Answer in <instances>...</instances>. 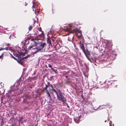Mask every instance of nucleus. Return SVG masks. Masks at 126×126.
I'll list each match as a JSON object with an SVG mask.
<instances>
[{
  "mask_svg": "<svg viewBox=\"0 0 126 126\" xmlns=\"http://www.w3.org/2000/svg\"><path fill=\"white\" fill-rule=\"evenodd\" d=\"M36 47L35 48H32V50H36L34 52H31V54L34 55L36 53L39 51L41 50L42 49H43L46 45V44L44 42L43 43L41 42L37 44L36 42Z\"/></svg>",
  "mask_w": 126,
  "mask_h": 126,
  "instance_id": "obj_1",
  "label": "nucleus"
},
{
  "mask_svg": "<svg viewBox=\"0 0 126 126\" xmlns=\"http://www.w3.org/2000/svg\"><path fill=\"white\" fill-rule=\"evenodd\" d=\"M59 95L57 96V99L64 103L65 101H66V99L64 96V94L62 93L61 90L59 91Z\"/></svg>",
  "mask_w": 126,
  "mask_h": 126,
  "instance_id": "obj_2",
  "label": "nucleus"
},
{
  "mask_svg": "<svg viewBox=\"0 0 126 126\" xmlns=\"http://www.w3.org/2000/svg\"><path fill=\"white\" fill-rule=\"evenodd\" d=\"M112 45L110 43H108L106 44V46L105 48V50H107V51L110 52L112 49Z\"/></svg>",
  "mask_w": 126,
  "mask_h": 126,
  "instance_id": "obj_3",
  "label": "nucleus"
},
{
  "mask_svg": "<svg viewBox=\"0 0 126 126\" xmlns=\"http://www.w3.org/2000/svg\"><path fill=\"white\" fill-rule=\"evenodd\" d=\"M27 58V57L26 56V57H21L20 56V57L18 58L17 62L19 63L20 64H22L24 62V59H26Z\"/></svg>",
  "mask_w": 126,
  "mask_h": 126,
  "instance_id": "obj_4",
  "label": "nucleus"
},
{
  "mask_svg": "<svg viewBox=\"0 0 126 126\" xmlns=\"http://www.w3.org/2000/svg\"><path fill=\"white\" fill-rule=\"evenodd\" d=\"M73 31L74 32H75L76 33V35L79 37H80L81 36V32L80 31L78 28L73 29Z\"/></svg>",
  "mask_w": 126,
  "mask_h": 126,
  "instance_id": "obj_5",
  "label": "nucleus"
},
{
  "mask_svg": "<svg viewBox=\"0 0 126 126\" xmlns=\"http://www.w3.org/2000/svg\"><path fill=\"white\" fill-rule=\"evenodd\" d=\"M13 54L15 56L18 57V58L20 57L22 55L19 52L17 51H14L13 53Z\"/></svg>",
  "mask_w": 126,
  "mask_h": 126,
  "instance_id": "obj_6",
  "label": "nucleus"
},
{
  "mask_svg": "<svg viewBox=\"0 0 126 126\" xmlns=\"http://www.w3.org/2000/svg\"><path fill=\"white\" fill-rule=\"evenodd\" d=\"M36 43L35 42H33V43H32L31 45L28 47L27 48V50H29L32 48L33 47H36Z\"/></svg>",
  "mask_w": 126,
  "mask_h": 126,
  "instance_id": "obj_7",
  "label": "nucleus"
},
{
  "mask_svg": "<svg viewBox=\"0 0 126 126\" xmlns=\"http://www.w3.org/2000/svg\"><path fill=\"white\" fill-rule=\"evenodd\" d=\"M80 48L82 49L83 52L86 55V53L85 51L84 46L83 44H82L81 42H80Z\"/></svg>",
  "mask_w": 126,
  "mask_h": 126,
  "instance_id": "obj_8",
  "label": "nucleus"
},
{
  "mask_svg": "<svg viewBox=\"0 0 126 126\" xmlns=\"http://www.w3.org/2000/svg\"><path fill=\"white\" fill-rule=\"evenodd\" d=\"M72 27V26H70L69 28H67V31L71 33H73L74 32L73 31V30H72L71 28Z\"/></svg>",
  "mask_w": 126,
  "mask_h": 126,
  "instance_id": "obj_9",
  "label": "nucleus"
},
{
  "mask_svg": "<svg viewBox=\"0 0 126 126\" xmlns=\"http://www.w3.org/2000/svg\"><path fill=\"white\" fill-rule=\"evenodd\" d=\"M81 115H80L79 116H78V117H76L74 118V121H75L77 123H78L79 122V119Z\"/></svg>",
  "mask_w": 126,
  "mask_h": 126,
  "instance_id": "obj_10",
  "label": "nucleus"
},
{
  "mask_svg": "<svg viewBox=\"0 0 126 126\" xmlns=\"http://www.w3.org/2000/svg\"><path fill=\"white\" fill-rule=\"evenodd\" d=\"M36 21H33L34 23L32 25H30L28 27V29L29 31H31L32 29V28L34 27L35 26L34 24L35 23Z\"/></svg>",
  "mask_w": 126,
  "mask_h": 126,
  "instance_id": "obj_11",
  "label": "nucleus"
},
{
  "mask_svg": "<svg viewBox=\"0 0 126 126\" xmlns=\"http://www.w3.org/2000/svg\"><path fill=\"white\" fill-rule=\"evenodd\" d=\"M45 93L47 94L48 97H49V99H51V97L50 96V94L48 90L46 91Z\"/></svg>",
  "mask_w": 126,
  "mask_h": 126,
  "instance_id": "obj_12",
  "label": "nucleus"
},
{
  "mask_svg": "<svg viewBox=\"0 0 126 126\" xmlns=\"http://www.w3.org/2000/svg\"><path fill=\"white\" fill-rule=\"evenodd\" d=\"M40 12V10L38 9H35L34 10V13L36 15H38Z\"/></svg>",
  "mask_w": 126,
  "mask_h": 126,
  "instance_id": "obj_13",
  "label": "nucleus"
},
{
  "mask_svg": "<svg viewBox=\"0 0 126 126\" xmlns=\"http://www.w3.org/2000/svg\"><path fill=\"white\" fill-rule=\"evenodd\" d=\"M33 31V34H34L37 35L38 34V32L36 29H34Z\"/></svg>",
  "mask_w": 126,
  "mask_h": 126,
  "instance_id": "obj_14",
  "label": "nucleus"
},
{
  "mask_svg": "<svg viewBox=\"0 0 126 126\" xmlns=\"http://www.w3.org/2000/svg\"><path fill=\"white\" fill-rule=\"evenodd\" d=\"M70 80H69V79H68L65 82L64 84L68 85L70 84Z\"/></svg>",
  "mask_w": 126,
  "mask_h": 126,
  "instance_id": "obj_15",
  "label": "nucleus"
},
{
  "mask_svg": "<svg viewBox=\"0 0 126 126\" xmlns=\"http://www.w3.org/2000/svg\"><path fill=\"white\" fill-rule=\"evenodd\" d=\"M38 30L40 32H42V33L41 34V35L42 36L44 35V32L43 31H42V29L41 27H40L38 29Z\"/></svg>",
  "mask_w": 126,
  "mask_h": 126,
  "instance_id": "obj_16",
  "label": "nucleus"
},
{
  "mask_svg": "<svg viewBox=\"0 0 126 126\" xmlns=\"http://www.w3.org/2000/svg\"><path fill=\"white\" fill-rule=\"evenodd\" d=\"M105 85L104 86V87L105 88H108L109 87V85L108 84V83H105Z\"/></svg>",
  "mask_w": 126,
  "mask_h": 126,
  "instance_id": "obj_17",
  "label": "nucleus"
},
{
  "mask_svg": "<svg viewBox=\"0 0 126 126\" xmlns=\"http://www.w3.org/2000/svg\"><path fill=\"white\" fill-rule=\"evenodd\" d=\"M23 117H20L19 118L18 121L19 123L21 122V121L23 120Z\"/></svg>",
  "mask_w": 126,
  "mask_h": 126,
  "instance_id": "obj_18",
  "label": "nucleus"
},
{
  "mask_svg": "<svg viewBox=\"0 0 126 126\" xmlns=\"http://www.w3.org/2000/svg\"><path fill=\"white\" fill-rule=\"evenodd\" d=\"M61 69H69V68H66V67H65V65H63L61 66Z\"/></svg>",
  "mask_w": 126,
  "mask_h": 126,
  "instance_id": "obj_19",
  "label": "nucleus"
},
{
  "mask_svg": "<svg viewBox=\"0 0 126 126\" xmlns=\"http://www.w3.org/2000/svg\"><path fill=\"white\" fill-rule=\"evenodd\" d=\"M51 69L54 71L56 74L57 73V69H55L54 68H51Z\"/></svg>",
  "mask_w": 126,
  "mask_h": 126,
  "instance_id": "obj_20",
  "label": "nucleus"
},
{
  "mask_svg": "<svg viewBox=\"0 0 126 126\" xmlns=\"http://www.w3.org/2000/svg\"><path fill=\"white\" fill-rule=\"evenodd\" d=\"M47 84L48 85L49 87L50 86L52 88H53V87L52 84H50L49 82H48L47 83Z\"/></svg>",
  "mask_w": 126,
  "mask_h": 126,
  "instance_id": "obj_21",
  "label": "nucleus"
},
{
  "mask_svg": "<svg viewBox=\"0 0 126 126\" xmlns=\"http://www.w3.org/2000/svg\"><path fill=\"white\" fill-rule=\"evenodd\" d=\"M47 42L49 44H51V43L50 42V41L49 39L48 38H47Z\"/></svg>",
  "mask_w": 126,
  "mask_h": 126,
  "instance_id": "obj_22",
  "label": "nucleus"
},
{
  "mask_svg": "<svg viewBox=\"0 0 126 126\" xmlns=\"http://www.w3.org/2000/svg\"><path fill=\"white\" fill-rule=\"evenodd\" d=\"M86 52L87 53V54L89 55H90V52L88 51V49H87V48H86Z\"/></svg>",
  "mask_w": 126,
  "mask_h": 126,
  "instance_id": "obj_23",
  "label": "nucleus"
},
{
  "mask_svg": "<svg viewBox=\"0 0 126 126\" xmlns=\"http://www.w3.org/2000/svg\"><path fill=\"white\" fill-rule=\"evenodd\" d=\"M60 90H58V92H57L56 91V92H55L56 93V94L57 96H58V95H59V91Z\"/></svg>",
  "mask_w": 126,
  "mask_h": 126,
  "instance_id": "obj_24",
  "label": "nucleus"
},
{
  "mask_svg": "<svg viewBox=\"0 0 126 126\" xmlns=\"http://www.w3.org/2000/svg\"><path fill=\"white\" fill-rule=\"evenodd\" d=\"M52 14H54L55 13L56 11L54 9V8H52Z\"/></svg>",
  "mask_w": 126,
  "mask_h": 126,
  "instance_id": "obj_25",
  "label": "nucleus"
},
{
  "mask_svg": "<svg viewBox=\"0 0 126 126\" xmlns=\"http://www.w3.org/2000/svg\"><path fill=\"white\" fill-rule=\"evenodd\" d=\"M7 48H8L7 47H6L5 48H1L0 49V51H1V50L5 49H6V50H8Z\"/></svg>",
  "mask_w": 126,
  "mask_h": 126,
  "instance_id": "obj_26",
  "label": "nucleus"
},
{
  "mask_svg": "<svg viewBox=\"0 0 126 126\" xmlns=\"http://www.w3.org/2000/svg\"><path fill=\"white\" fill-rule=\"evenodd\" d=\"M56 38L54 37H53L52 38V40L53 42H54L56 41Z\"/></svg>",
  "mask_w": 126,
  "mask_h": 126,
  "instance_id": "obj_27",
  "label": "nucleus"
},
{
  "mask_svg": "<svg viewBox=\"0 0 126 126\" xmlns=\"http://www.w3.org/2000/svg\"><path fill=\"white\" fill-rule=\"evenodd\" d=\"M34 55L31 54V53L30 54V55H27L26 56H27V58L28 57H30L31 56H32V55Z\"/></svg>",
  "mask_w": 126,
  "mask_h": 126,
  "instance_id": "obj_28",
  "label": "nucleus"
},
{
  "mask_svg": "<svg viewBox=\"0 0 126 126\" xmlns=\"http://www.w3.org/2000/svg\"><path fill=\"white\" fill-rule=\"evenodd\" d=\"M52 91L54 92H56V90L53 88H53H52Z\"/></svg>",
  "mask_w": 126,
  "mask_h": 126,
  "instance_id": "obj_29",
  "label": "nucleus"
},
{
  "mask_svg": "<svg viewBox=\"0 0 126 126\" xmlns=\"http://www.w3.org/2000/svg\"><path fill=\"white\" fill-rule=\"evenodd\" d=\"M3 121H2L1 122V123H0L1 126H2L3 125Z\"/></svg>",
  "mask_w": 126,
  "mask_h": 126,
  "instance_id": "obj_30",
  "label": "nucleus"
},
{
  "mask_svg": "<svg viewBox=\"0 0 126 126\" xmlns=\"http://www.w3.org/2000/svg\"><path fill=\"white\" fill-rule=\"evenodd\" d=\"M3 54H1V55L0 56V59H1V58H2V57L3 56Z\"/></svg>",
  "mask_w": 126,
  "mask_h": 126,
  "instance_id": "obj_31",
  "label": "nucleus"
},
{
  "mask_svg": "<svg viewBox=\"0 0 126 126\" xmlns=\"http://www.w3.org/2000/svg\"><path fill=\"white\" fill-rule=\"evenodd\" d=\"M48 66H49V67L50 68H52V66L51 65H50L49 64H48Z\"/></svg>",
  "mask_w": 126,
  "mask_h": 126,
  "instance_id": "obj_32",
  "label": "nucleus"
},
{
  "mask_svg": "<svg viewBox=\"0 0 126 126\" xmlns=\"http://www.w3.org/2000/svg\"><path fill=\"white\" fill-rule=\"evenodd\" d=\"M44 90H46V91H47V90H47V88L46 87L44 88Z\"/></svg>",
  "mask_w": 126,
  "mask_h": 126,
  "instance_id": "obj_33",
  "label": "nucleus"
},
{
  "mask_svg": "<svg viewBox=\"0 0 126 126\" xmlns=\"http://www.w3.org/2000/svg\"><path fill=\"white\" fill-rule=\"evenodd\" d=\"M12 58H14V59H15V60H16L17 61V60H18V59H16L15 57H14V56H12Z\"/></svg>",
  "mask_w": 126,
  "mask_h": 126,
  "instance_id": "obj_34",
  "label": "nucleus"
},
{
  "mask_svg": "<svg viewBox=\"0 0 126 126\" xmlns=\"http://www.w3.org/2000/svg\"><path fill=\"white\" fill-rule=\"evenodd\" d=\"M24 4V5L25 6H26L27 4V3H26V2H25V4Z\"/></svg>",
  "mask_w": 126,
  "mask_h": 126,
  "instance_id": "obj_35",
  "label": "nucleus"
},
{
  "mask_svg": "<svg viewBox=\"0 0 126 126\" xmlns=\"http://www.w3.org/2000/svg\"><path fill=\"white\" fill-rule=\"evenodd\" d=\"M49 87V86H48V85L47 84V85H46V87L47 88L48 87Z\"/></svg>",
  "mask_w": 126,
  "mask_h": 126,
  "instance_id": "obj_36",
  "label": "nucleus"
},
{
  "mask_svg": "<svg viewBox=\"0 0 126 126\" xmlns=\"http://www.w3.org/2000/svg\"><path fill=\"white\" fill-rule=\"evenodd\" d=\"M67 107H68L69 108V107L68 105H67Z\"/></svg>",
  "mask_w": 126,
  "mask_h": 126,
  "instance_id": "obj_37",
  "label": "nucleus"
},
{
  "mask_svg": "<svg viewBox=\"0 0 126 126\" xmlns=\"http://www.w3.org/2000/svg\"><path fill=\"white\" fill-rule=\"evenodd\" d=\"M11 36V34L9 36V38L10 39Z\"/></svg>",
  "mask_w": 126,
  "mask_h": 126,
  "instance_id": "obj_38",
  "label": "nucleus"
},
{
  "mask_svg": "<svg viewBox=\"0 0 126 126\" xmlns=\"http://www.w3.org/2000/svg\"><path fill=\"white\" fill-rule=\"evenodd\" d=\"M32 52H33V51H35L36 50H32Z\"/></svg>",
  "mask_w": 126,
  "mask_h": 126,
  "instance_id": "obj_39",
  "label": "nucleus"
},
{
  "mask_svg": "<svg viewBox=\"0 0 126 126\" xmlns=\"http://www.w3.org/2000/svg\"><path fill=\"white\" fill-rule=\"evenodd\" d=\"M34 8V5H33L32 7V8Z\"/></svg>",
  "mask_w": 126,
  "mask_h": 126,
  "instance_id": "obj_40",
  "label": "nucleus"
},
{
  "mask_svg": "<svg viewBox=\"0 0 126 126\" xmlns=\"http://www.w3.org/2000/svg\"><path fill=\"white\" fill-rule=\"evenodd\" d=\"M53 77V76H52V77H50V79H52Z\"/></svg>",
  "mask_w": 126,
  "mask_h": 126,
  "instance_id": "obj_41",
  "label": "nucleus"
},
{
  "mask_svg": "<svg viewBox=\"0 0 126 126\" xmlns=\"http://www.w3.org/2000/svg\"><path fill=\"white\" fill-rule=\"evenodd\" d=\"M62 53H63V52H65V51H63V52L62 51Z\"/></svg>",
  "mask_w": 126,
  "mask_h": 126,
  "instance_id": "obj_42",
  "label": "nucleus"
},
{
  "mask_svg": "<svg viewBox=\"0 0 126 126\" xmlns=\"http://www.w3.org/2000/svg\"><path fill=\"white\" fill-rule=\"evenodd\" d=\"M66 78H68V76H65Z\"/></svg>",
  "mask_w": 126,
  "mask_h": 126,
  "instance_id": "obj_43",
  "label": "nucleus"
},
{
  "mask_svg": "<svg viewBox=\"0 0 126 126\" xmlns=\"http://www.w3.org/2000/svg\"><path fill=\"white\" fill-rule=\"evenodd\" d=\"M69 71H68V72H67V73H69Z\"/></svg>",
  "mask_w": 126,
  "mask_h": 126,
  "instance_id": "obj_44",
  "label": "nucleus"
},
{
  "mask_svg": "<svg viewBox=\"0 0 126 126\" xmlns=\"http://www.w3.org/2000/svg\"><path fill=\"white\" fill-rule=\"evenodd\" d=\"M28 96V95H26V97H27Z\"/></svg>",
  "mask_w": 126,
  "mask_h": 126,
  "instance_id": "obj_45",
  "label": "nucleus"
},
{
  "mask_svg": "<svg viewBox=\"0 0 126 126\" xmlns=\"http://www.w3.org/2000/svg\"><path fill=\"white\" fill-rule=\"evenodd\" d=\"M107 120H105V122H106V121Z\"/></svg>",
  "mask_w": 126,
  "mask_h": 126,
  "instance_id": "obj_46",
  "label": "nucleus"
},
{
  "mask_svg": "<svg viewBox=\"0 0 126 126\" xmlns=\"http://www.w3.org/2000/svg\"><path fill=\"white\" fill-rule=\"evenodd\" d=\"M33 11H34V9H33Z\"/></svg>",
  "mask_w": 126,
  "mask_h": 126,
  "instance_id": "obj_47",
  "label": "nucleus"
},
{
  "mask_svg": "<svg viewBox=\"0 0 126 126\" xmlns=\"http://www.w3.org/2000/svg\"><path fill=\"white\" fill-rule=\"evenodd\" d=\"M110 126H112V125H110Z\"/></svg>",
  "mask_w": 126,
  "mask_h": 126,
  "instance_id": "obj_48",
  "label": "nucleus"
},
{
  "mask_svg": "<svg viewBox=\"0 0 126 126\" xmlns=\"http://www.w3.org/2000/svg\"><path fill=\"white\" fill-rule=\"evenodd\" d=\"M23 122H21V124H22V123Z\"/></svg>",
  "mask_w": 126,
  "mask_h": 126,
  "instance_id": "obj_49",
  "label": "nucleus"
},
{
  "mask_svg": "<svg viewBox=\"0 0 126 126\" xmlns=\"http://www.w3.org/2000/svg\"><path fill=\"white\" fill-rule=\"evenodd\" d=\"M62 49H63V47H62Z\"/></svg>",
  "mask_w": 126,
  "mask_h": 126,
  "instance_id": "obj_50",
  "label": "nucleus"
}]
</instances>
